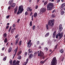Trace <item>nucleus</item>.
<instances>
[{"mask_svg": "<svg viewBox=\"0 0 65 65\" xmlns=\"http://www.w3.org/2000/svg\"><path fill=\"white\" fill-rule=\"evenodd\" d=\"M54 20H50V21L48 22V24H46V29L47 30H48L50 29V28L48 27V25H49L50 27H51V28L53 27L54 26Z\"/></svg>", "mask_w": 65, "mask_h": 65, "instance_id": "1", "label": "nucleus"}, {"mask_svg": "<svg viewBox=\"0 0 65 65\" xmlns=\"http://www.w3.org/2000/svg\"><path fill=\"white\" fill-rule=\"evenodd\" d=\"M54 7V4L53 3H50L47 6V10H51L52 8Z\"/></svg>", "mask_w": 65, "mask_h": 65, "instance_id": "2", "label": "nucleus"}, {"mask_svg": "<svg viewBox=\"0 0 65 65\" xmlns=\"http://www.w3.org/2000/svg\"><path fill=\"white\" fill-rule=\"evenodd\" d=\"M23 7V5H21L19 6L17 14H19L20 13H22V12L24 10Z\"/></svg>", "mask_w": 65, "mask_h": 65, "instance_id": "3", "label": "nucleus"}, {"mask_svg": "<svg viewBox=\"0 0 65 65\" xmlns=\"http://www.w3.org/2000/svg\"><path fill=\"white\" fill-rule=\"evenodd\" d=\"M57 64V60L56 59V57H54L52 59L51 63V65H56Z\"/></svg>", "mask_w": 65, "mask_h": 65, "instance_id": "4", "label": "nucleus"}, {"mask_svg": "<svg viewBox=\"0 0 65 65\" xmlns=\"http://www.w3.org/2000/svg\"><path fill=\"white\" fill-rule=\"evenodd\" d=\"M63 32H61V33L60 32H59L58 33V34L59 37V39H61V38H62L63 37Z\"/></svg>", "mask_w": 65, "mask_h": 65, "instance_id": "5", "label": "nucleus"}, {"mask_svg": "<svg viewBox=\"0 0 65 65\" xmlns=\"http://www.w3.org/2000/svg\"><path fill=\"white\" fill-rule=\"evenodd\" d=\"M46 9L45 8H42L40 9V13H42L43 12H44L46 11Z\"/></svg>", "mask_w": 65, "mask_h": 65, "instance_id": "6", "label": "nucleus"}, {"mask_svg": "<svg viewBox=\"0 0 65 65\" xmlns=\"http://www.w3.org/2000/svg\"><path fill=\"white\" fill-rule=\"evenodd\" d=\"M62 29H63V28H62V25L60 24L59 25V31L61 32V31H62Z\"/></svg>", "mask_w": 65, "mask_h": 65, "instance_id": "7", "label": "nucleus"}, {"mask_svg": "<svg viewBox=\"0 0 65 65\" xmlns=\"http://www.w3.org/2000/svg\"><path fill=\"white\" fill-rule=\"evenodd\" d=\"M47 60V59L46 58L45 59V60L44 61H41L40 63H41V64H44V63L45 62H46V60Z\"/></svg>", "mask_w": 65, "mask_h": 65, "instance_id": "8", "label": "nucleus"}, {"mask_svg": "<svg viewBox=\"0 0 65 65\" xmlns=\"http://www.w3.org/2000/svg\"><path fill=\"white\" fill-rule=\"evenodd\" d=\"M56 31H55L53 34V38H55V36H56Z\"/></svg>", "mask_w": 65, "mask_h": 65, "instance_id": "9", "label": "nucleus"}, {"mask_svg": "<svg viewBox=\"0 0 65 65\" xmlns=\"http://www.w3.org/2000/svg\"><path fill=\"white\" fill-rule=\"evenodd\" d=\"M28 53H31V54H33V51H32L31 49L29 48L28 49Z\"/></svg>", "mask_w": 65, "mask_h": 65, "instance_id": "10", "label": "nucleus"}, {"mask_svg": "<svg viewBox=\"0 0 65 65\" xmlns=\"http://www.w3.org/2000/svg\"><path fill=\"white\" fill-rule=\"evenodd\" d=\"M20 39V38H18V39H17L16 40L15 43V45H16L18 43V42H19V40Z\"/></svg>", "mask_w": 65, "mask_h": 65, "instance_id": "11", "label": "nucleus"}, {"mask_svg": "<svg viewBox=\"0 0 65 65\" xmlns=\"http://www.w3.org/2000/svg\"><path fill=\"white\" fill-rule=\"evenodd\" d=\"M15 4L14 3H12L11 4V7H14L15 6Z\"/></svg>", "mask_w": 65, "mask_h": 65, "instance_id": "12", "label": "nucleus"}, {"mask_svg": "<svg viewBox=\"0 0 65 65\" xmlns=\"http://www.w3.org/2000/svg\"><path fill=\"white\" fill-rule=\"evenodd\" d=\"M33 55L32 54H30L29 55V59H31V58H32V57H33Z\"/></svg>", "mask_w": 65, "mask_h": 65, "instance_id": "13", "label": "nucleus"}, {"mask_svg": "<svg viewBox=\"0 0 65 65\" xmlns=\"http://www.w3.org/2000/svg\"><path fill=\"white\" fill-rule=\"evenodd\" d=\"M13 1V0H11L10 1L9 3V5H11L12 3V2Z\"/></svg>", "mask_w": 65, "mask_h": 65, "instance_id": "14", "label": "nucleus"}, {"mask_svg": "<svg viewBox=\"0 0 65 65\" xmlns=\"http://www.w3.org/2000/svg\"><path fill=\"white\" fill-rule=\"evenodd\" d=\"M14 12L15 13H16L17 12V10H18V7H16V8L14 9Z\"/></svg>", "mask_w": 65, "mask_h": 65, "instance_id": "15", "label": "nucleus"}, {"mask_svg": "<svg viewBox=\"0 0 65 65\" xmlns=\"http://www.w3.org/2000/svg\"><path fill=\"white\" fill-rule=\"evenodd\" d=\"M37 16V13L36 12L34 14V17L36 18Z\"/></svg>", "mask_w": 65, "mask_h": 65, "instance_id": "16", "label": "nucleus"}, {"mask_svg": "<svg viewBox=\"0 0 65 65\" xmlns=\"http://www.w3.org/2000/svg\"><path fill=\"white\" fill-rule=\"evenodd\" d=\"M12 50V48H11V47H10V48H9L8 50V53H10V52H11Z\"/></svg>", "mask_w": 65, "mask_h": 65, "instance_id": "17", "label": "nucleus"}, {"mask_svg": "<svg viewBox=\"0 0 65 65\" xmlns=\"http://www.w3.org/2000/svg\"><path fill=\"white\" fill-rule=\"evenodd\" d=\"M40 53L41 54V56H43L44 55V53L43 52L41 51H40Z\"/></svg>", "mask_w": 65, "mask_h": 65, "instance_id": "18", "label": "nucleus"}, {"mask_svg": "<svg viewBox=\"0 0 65 65\" xmlns=\"http://www.w3.org/2000/svg\"><path fill=\"white\" fill-rule=\"evenodd\" d=\"M14 32V29H11V33L12 34L13 33V32Z\"/></svg>", "mask_w": 65, "mask_h": 65, "instance_id": "19", "label": "nucleus"}, {"mask_svg": "<svg viewBox=\"0 0 65 65\" xmlns=\"http://www.w3.org/2000/svg\"><path fill=\"white\" fill-rule=\"evenodd\" d=\"M50 35V32H48L47 33L46 35H45V37H47V36H48L49 35Z\"/></svg>", "mask_w": 65, "mask_h": 65, "instance_id": "20", "label": "nucleus"}, {"mask_svg": "<svg viewBox=\"0 0 65 65\" xmlns=\"http://www.w3.org/2000/svg\"><path fill=\"white\" fill-rule=\"evenodd\" d=\"M32 43H31V44H27V47H31V46L32 45Z\"/></svg>", "mask_w": 65, "mask_h": 65, "instance_id": "21", "label": "nucleus"}, {"mask_svg": "<svg viewBox=\"0 0 65 65\" xmlns=\"http://www.w3.org/2000/svg\"><path fill=\"white\" fill-rule=\"evenodd\" d=\"M18 49V46H17V48H16L15 50H14V52H15V54H16L17 53V52Z\"/></svg>", "mask_w": 65, "mask_h": 65, "instance_id": "22", "label": "nucleus"}, {"mask_svg": "<svg viewBox=\"0 0 65 65\" xmlns=\"http://www.w3.org/2000/svg\"><path fill=\"white\" fill-rule=\"evenodd\" d=\"M60 52L61 54H62V53H63V52H64V50L62 49H61L60 50Z\"/></svg>", "mask_w": 65, "mask_h": 65, "instance_id": "23", "label": "nucleus"}, {"mask_svg": "<svg viewBox=\"0 0 65 65\" xmlns=\"http://www.w3.org/2000/svg\"><path fill=\"white\" fill-rule=\"evenodd\" d=\"M65 6V3H64L62 5H61V8H63V7H64Z\"/></svg>", "mask_w": 65, "mask_h": 65, "instance_id": "24", "label": "nucleus"}, {"mask_svg": "<svg viewBox=\"0 0 65 65\" xmlns=\"http://www.w3.org/2000/svg\"><path fill=\"white\" fill-rule=\"evenodd\" d=\"M31 40H29L27 43V44H31Z\"/></svg>", "mask_w": 65, "mask_h": 65, "instance_id": "25", "label": "nucleus"}, {"mask_svg": "<svg viewBox=\"0 0 65 65\" xmlns=\"http://www.w3.org/2000/svg\"><path fill=\"white\" fill-rule=\"evenodd\" d=\"M21 44H22V41H20L18 43V45L19 46L21 45Z\"/></svg>", "mask_w": 65, "mask_h": 65, "instance_id": "26", "label": "nucleus"}, {"mask_svg": "<svg viewBox=\"0 0 65 65\" xmlns=\"http://www.w3.org/2000/svg\"><path fill=\"white\" fill-rule=\"evenodd\" d=\"M4 42L5 43H6L7 42V38H6L4 41Z\"/></svg>", "mask_w": 65, "mask_h": 65, "instance_id": "27", "label": "nucleus"}, {"mask_svg": "<svg viewBox=\"0 0 65 65\" xmlns=\"http://www.w3.org/2000/svg\"><path fill=\"white\" fill-rule=\"evenodd\" d=\"M29 25L30 26H32V21H31L30 22L29 24Z\"/></svg>", "mask_w": 65, "mask_h": 65, "instance_id": "28", "label": "nucleus"}, {"mask_svg": "<svg viewBox=\"0 0 65 65\" xmlns=\"http://www.w3.org/2000/svg\"><path fill=\"white\" fill-rule=\"evenodd\" d=\"M7 36V34L6 33H5L3 35V37H6Z\"/></svg>", "mask_w": 65, "mask_h": 65, "instance_id": "29", "label": "nucleus"}, {"mask_svg": "<svg viewBox=\"0 0 65 65\" xmlns=\"http://www.w3.org/2000/svg\"><path fill=\"white\" fill-rule=\"evenodd\" d=\"M22 53V51H20L18 54V56H19V55H20Z\"/></svg>", "mask_w": 65, "mask_h": 65, "instance_id": "30", "label": "nucleus"}, {"mask_svg": "<svg viewBox=\"0 0 65 65\" xmlns=\"http://www.w3.org/2000/svg\"><path fill=\"white\" fill-rule=\"evenodd\" d=\"M31 8V7H28L27 8V10L28 11H29V10H30V9Z\"/></svg>", "mask_w": 65, "mask_h": 65, "instance_id": "31", "label": "nucleus"}, {"mask_svg": "<svg viewBox=\"0 0 65 65\" xmlns=\"http://www.w3.org/2000/svg\"><path fill=\"white\" fill-rule=\"evenodd\" d=\"M64 11H62L61 12V15H63V14H64Z\"/></svg>", "mask_w": 65, "mask_h": 65, "instance_id": "32", "label": "nucleus"}, {"mask_svg": "<svg viewBox=\"0 0 65 65\" xmlns=\"http://www.w3.org/2000/svg\"><path fill=\"white\" fill-rule=\"evenodd\" d=\"M32 29L33 30H35V26L34 25L32 27Z\"/></svg>", "mask_w": 65, "mask_h": 65, "instance_id": "33", "label": "nucleus"}, {"mask_svg": "<svg viewBox=\"0 0 65 65\" xmlns=\"http://www.w3.org/2000/svg\"><path fill=\"white\" fill-rule=\"evenodd\" d=\"M17 58L19 60H20L21 59V56H19L17 57Z\"/></svg>", "mask_w": 65, "mask_h": 65, "instance_id": "34", "label": "nucleus"}, {"mask_svg": "<svg viewBox=\"0 0 65 65\" xmlns=\"http://www.w3.org/2000/svg\"><path fill=\"white\" fill-rule=\"evenodd\" d=\"M58 37H59L58 34H57L56 36V38H57V39L58 38Z\"/></svg>", "mask_w": 65, "mask_h": 65, "instance_id": "35", "label": "nucleus"}, {"mask_svg": "<svg viewBox=\"0 0 65 65\" xmlns=\"http://www.w3.org/2000/svg\"><path fill=\"white\" fill-rule=\"evenodd\" d=\"M10 63L11 65H12V60H11L10 61Z\"/></svg>", "mask_w": 65, "mask_h": 65, "instance_id": "36", "label": "nucleus"}, {"mask_svg": "<svg viewBox=\"0 0 65 65\" xmlns=\"http://www.w3.org/2000/svg\"><path fill=\"white\" fill-rule=\"evenodd\" d=\"M6 56L3 59V61H5L6 60Z\"/></svg>", "mask_w": 65, "mask_h": 65, "instance_id": "37", "label": "nucleus"}, {"mask_svg": "<svg viewBox=\"0 0 65 65\" xmlns=\"http://www.w3.org/2000/svg\"><path fill=\"white\" fill-rule=\"evenodd\" d=\"M29 60V59L27 58L26 59V62H25V63H27L28 62V61Z\"/></svg>", "mask_w": 65, "mask_h": 65, "instance_id": "38", "label": "nucleus"}, {"mask_svg": "<svg viewBox=\"0 0 65 65\" xmlns=\"http://www.w3.org/2000/svg\"><path fill=\"white\" fill-rule=\"evenodd\" d=\"M38 57H39V56H41L40 52H39L38 53Z\"/></svg>", "mask_w": 65, "mask_h": 65, "instance_id": "39", "label": "nucleus"}, {"mask_svg": "<svg viewBox=\"0 0 65 65\" xmlns=\"http://www.w3.org/2000/svg\"><path fill=\"white\" fill-rule=\"evenodd\" d=\"M47 3V1H46L44 3V5H46V4Z\"/></svg>", "mask_w": 65, "mask_h": 65, "instance_id": "40", "label": "nucleus"}, {"mask_svg": "<svg viewBox=\"0 0 65 65\" xmlns=\"http://www.w3.org/2000/svg\"><path fill=\"white\" fill-rule=\"evenodd\" d=\"M57 46H58V44H57L55 46V48H54L55 49H57Z\"/></svg>", "mask_w": 65, "mask_h": 65, "instance_id": "41", "label": "nucleus"}, {"mask_svg": "<svg viewBox=\"0 0 65 65\" xmlns=\"http://www.w3.org/2000/svg\"><path fill=\"white\" fill-rule=\"evenodd\" d=\"M19 37V34H17L16 36H15V38H17Z\"/></svg>", "mask_w": 65, "mask_h": 65, "instance_id": "42", "label": "nucleus"}, {"mask_svg": "<svg viewBox=\"0 0 65 65\" xmlns=\"http://www.w3.org/2000/svg\"><path fill=\"white\" fill-rule=\"evenodd\" d=\"M40 43V42L39 41H38L37 42V45H38V44H39V43Z\"/></svg>", "mask_w": 65, "mask_h": 65, "instance_id": "43", "label": "nucleus"}, {"mask_svg": "<svg viewBox=\"0 0 65 65\" xmlns=\"http://www.w3.org/2000/svg\"><path fill=\"white\" fill-rule=\"evenodd\" d=\"M52 16L53 18H55V15L54 14H52Z\"/></svg>", "mask_w": 65, "mask_h": 65, "instance_id": "44", "label": "nucleus"}, {"mask_svg": "<svg viewBox=\"0 0 65 65\" xmlns=\"http://www.w3.org/2000/svg\"><path fill=\"white\" fill-rule=\"evenodd\" d=\"M44 50H45V51H47L48 50V49L46 47L44 49Z\"/></svg>", "mask_w": 65, "mask_h": 65, "instance_id": "45", "label": "nucleus"}, {"mask_svg": "<svg viewBox=\"0 0 65 65\" xmlns=\"http://www.w3.org/2000/svg\"><path fill=\"white\" fill-rule=\"evenodd\" d=\"M27 52H25V53L24 54L25 55V57H26V56H27Z\"/></svg>", "mask_w": 65, "mask_h": 65, "instance_id": "46", "label": "nucleus"}, {"mask_svg": "<svg viewBox=\"0 0 65 65\" xmlns=\"http://www.w3.org/2000/svg\"><path fill=\"white\" fill-rule=\"evenodd\" d=\"M28 13V12L26 11V12L25 13V14L26 15H27V14Z\"/></svg>", "mask_w": 65, "mask_h": 65, "instance_id": "47", "label": "nucleus"}, {"mask_svg": "<svg viewBox=\"0 0 65 65\" xmlns=\"http://www.w3.org/2000/svg\"><path fill=\"white\" fill-rule=\"evenodd\" d=\"M6 29H8L9 28V26H8V25L6 27Z\"/></svg>", "mask_w": 65, "mask_h": 65, "instance_id": "48", "label": "nucleus"}, {"mask_svg": "<svg viewBox=\"0 0 65 65\" xmlns=\"http://www.w3.org/2000/svg\"><path fill=\"white\" fill-rule=\"evenodd\" d=\"M9 17H10V15H8V16H7L6 17L7 19H8L9 18Z\"/></svg>", "mask_w": 65, "mask_h": 65, "instance_id": "49", "label": "nucleus"}, {"mask_svg": "<svg viewBox=\"0 0 65 65\" xmlns=\"http://www.w3.org/2000/svg\"><path fill=\"white\" fill-rule=\"evenodd\" d=\"M55 11H56V10L55 9L52 12V13H54V12H55Z\"/></svg>", "mask_w": 65, "mask_h": 65, "instance_id": "50", "label": "nucleus"}, {"mask_svg": "<svg viewBox=\"0 0 65 65\" xmlns=\"http://www.w3.org/2000/svg\"><path fill=\"white\" fill-rule=\"evenodd\" d=\"M11 8V7H10V6H9L8 8V10H10V9Z\"/></svg>", "mask_w": 65, "mask_h": 65, "instance_id": "51", "label": "nucleus"}, {"mask_svg": "<svg viewBox=\"0 0 65 65\" xmlns=\"http://www.w3.org/2000/svg\"><path fill=\"white\" fill-rule=\"evenodd\" d=\"M38 5L36 6L35 7L36 9H37V8H38Z\"/></svg>", "mask_w": 65, "mask_h": 65, "instance_id": "52", "label": "nucleus"}, {"mask_svg": "<svg viewBox=\"0 0 65 65\" xmlns=\"http://www.w3.org/2000/svg\"><path fill=\"white\" fill-rule=\"evenodd\" d=\"M17 64H19L20 63V61H17Z\"/></svg>", "mask_w": 65, "mask_h": 65, "instance_id": "53", "label": "nucleus"}, {"mask_svg": "<svg viewBox=\"0 0 65 65\" xmlns=\"http://www.w3.org/2000/svg\"><path fill=\"white\" fill-rule=\"evenodd\" d=\"M60 0H57V2L58 3H59V2H60Z\"/></svg>", "mask_w": 65, "mask_h": 65, "instance_id": "54", "label": "nucleus"}, {"mask_svg": "<svg viewBox=\"0 0 65 65\" xmlns=\"http://www.w3.org/2000/svg\"><path fill=\"white\" fill-rule=\"evenodd\" d=\"M15 27V24H13V27H14V28Z\"/></svg>", "mask_w": 65, "mask_h": 65, "instance_id": "55", "label": "nucleus"}, {"mask_svg": "<svg viewBox=\"0 0 65 65\" xmlns=\"http://www.w3.org/2000/svg\"><path fill=\"white\" fill-rule=\"evenodd\" d=\"M20 19H19L17 21V23H19V22H20Z\"/></svg>", "mask_w": 65, "mask_h": 65, "instance_id": "56", "label": "nucleus"}, {"mask_svg": "<svg viewBox=\"0 0 65 65\" xmlns=\"http://www.w3.org/2000/svg\"><path fill=\"white\" fill-rule=\"evenodd\" d=\"M4 49H5V47H3L2 49V51H4Z\"/></svg>", "mask_w": 65, "mask_h": 65, "instance_id": "57", "label": "nucleus"}, {"mask_svg": "<svg viewBox=\"0 0 65 65\" xmlns=\"http://www.w3.org/2000/svg\"><path fill=\"white\" fill-rule=\"evenodd\" d=\"M32 15V12H31V13L30 14V15L31 16Z\"/></svg>", "mask_w": 65, "mask_h": 65, "instance_id": "58", "label": "nucleus"}, {"mask_svg": "<svg viewBox=\"0 0 65 65\" xmlns=\"http://www.w3.org/2000/svg\"><path fill=\"white\" fill-rule=\"evenodd\" d=\"M32 9H29V11L31 12V11H32Z\"/></svg>", "mask_w": 65, "mask_h": 65, "instance_id": "59", "label": "nucleus"}, {"mask_svg": "<svg viewBox=\"0 0 65 65\" xmlns=\"http://www.w3.org/2000/svg\"><path fill=\"white\" fill-rule=\"evenodd\" d=\"M37 54V52H35L34 54V55H36Z\"/></svg>", "mask_w": 65, "mask_h": 65, "instance_id": "60", "label": "nucleus"}, {"mask_svg": "<svg viewBox=\"0 0 65 65\" xmlns=\"http://www.w3.org/2000/svg\"><path fill=\"white\" fill-rule=\"evenodd\" d=\"M51 42H52L51 41H49L48 42V43H51Z\"/></svg>", "mask_w": 65, "mask_h": 65, "instance_id": "61", "label": "nucleus"}, {"mask_svg": "<svg viewBox=\"0 0 65 65\" xmlns=\"http://www.w3.org/2000/svg\"><path fill=\"white\" fill-rule=\"evenodd\" d=\"M1 55L2 56H3V55H4V54H3V53H1Z\"/></svg>", "mask_w": 65, "mask_h": 65, "instance_id": "62", "label": "nucleus"}, {"mask_svg": "<svg viewBox=\"0 0 65 65\" xmlns=\"http://www.w3.org/2000/svg\"><path fill=\"white\" fill-rule=\"evenodd\" d=\"M11 26L9 28V30H11Z\"/></svg>", "mask_w": 65, "mask_h": 65, "instance_id": "63", "label": "nucleus"}, {"mask_svg": "<svg viewBox=\"0 0 65 65\" xmlns=\"http://www.w3.org/2000/svg\"><path fill=\"white\" fill-rule=\"evenodd\" d=\"M27 64V63H25V62L24 63L23 65H26Z\"/></svg>", "mask_w": 65, "mask_h": 65, "instance_id": "64", "label": "nucleus"}]
</instances>
